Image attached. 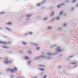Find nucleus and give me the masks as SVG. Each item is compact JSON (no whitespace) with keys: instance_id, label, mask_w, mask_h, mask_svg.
<instances>
[{"instance_id":"9b49d317","label":"nucleus","mask_w":78,"mask_h":78,"mask_svg":"<svg viewBox=\"0 0 78 78\" xmlns=\"http://www.w3.org/2000/svg\"><path fill=\"white\" fill-rule=\"evenodd\" d=\"M53 16H55V12H53L51 14V16L53 17Z\"/></svg>"},{"instance_id":"3c124183","label":"nucleus","mask_w":78,"mask_h":78,"mask_svg":"<svg viewBox=\"0 0 78 78\" xmlns=\"http://www.w3.org/2000/svg\"><path fill=\"white\" fill-rule=\"evenodd\" d=\"M63 56V55H60V57H61V56Z\"/></svg>"},{"instance_id":"f03ea898","label":"nucleus","mask_w":78,"mask_h":78,"mask_svg":"<svg viewBox=\"0 0 78 78\" xmlns=\"http://www.w3.org/2000/svg\"><path fill=\"white\" fill-rule=\"evenodd\" d=\"M7 71L9 72L10 71L11 73H13V72H15V73H16L17 72V68L16 67L14 68V69H7Z\"/></svg>"},{"instance_id":"a18cd8bd","label":"nucleus","mask_w":78,"mask_h":78,"mask_svg":"<svg viewBox=\"0 0 78 78\" xmlns=\"http://www.w3.org/2000/svg\"><path fill=\"white\" fill-rule=\"evenodd\" d=\"M0 75H3V73H0Z\"/></svg>"},{"instance_id":"72a5a7b5","label":"nucleus","mask_w":78,"mask_h":78,"mask_svg":"<svg viewBox=\"0 0 78 78\" xmlns=\"http://www.w3.org/2000/svg\"><path fill=\"white\" fill-rule=\"evenodd\" d=\"M66 3H68L69 2V1L68 0H66Z\"/></svg>"},{"instance_id":"c9c22d12","label":"nucleus","mask_w":78,"mask_h":78,"mask_svg":"<svg viewBox=\"0 0 78 78\" xmlns=\"http://www.w3.org/2000/svg\"><path fill=\"white\" fill-rule=\"evenodd\" d=\"M63 26L64 27H66V26H67V24H64L63 25Z\"/></svg>"},{"instance_id":"20e7f679","label":"nucleus","mask_w":78,"mask_h":78,"mask_svg":"<svg viewBox=\"0 0 78 78\" xmlns=\"http://www.w3.org/2000/svg\"><path fill=\"white\" fill-rule=\"evenodd\" d=\"M61 47H58L56 50V51L57 52H60V51H62V49H60Z\"/></svg>"},{"instance_id":"ea45409f","label":"nucleus","mask_w":78,"mask_h":78,"mask_svg":"<svg viewBox=\"0 0 78 78\" xmlns=\"http://www.w3.org/2000/svg\"><path fill=\"white\" fill-rule=\"evenodd\" d=\"M65 5L64 3H62L60 5H61V6H62V5Z\"/></svg>"},{"instance_id":"7c9ffc66","label":"nucleus","mask_w":78,"mask_h":78,"mask_svg":"<svg viewBox=\"0 0 78 78\" xmlns=\"http://www.w3.org/2000/svg\"><path fill=\"white\" fill-rule=\"evenodd\" d=\"M76 0H73L72 2V3H75V2H76Z\"/></svg>"},{"instance_id":"39448f33","label":"nucleus","mask_w":78,"mask_h":78,"mask_svg":"<svg viewBox=\"0 0 78 78\" xmlns=\"http://www.w3.org/2000/svg\"><path fill=\"white\" fill-rule=\"evenodd\" d=\"M4 63H5L6 64H11L12 63V61H9L7 60H5V61L4 62Z\"/></svg>"},{"instance_id":"473e14b6","label":"nucleus","mask_w":78,"mask_h":78,"mask_svg":"<svg viewBox=\"0 0 78 78\" xmlns=\"http://www.w3.org/2000/svg\"><path fill=\"white\" fill-rule=\"evenodd\" d=\"M52 27H48V30H51V28H52Z\"/></svg>"},{"instance_id":"6ab92c4d","label":"nucleus","mask_w":78,"mask_h":78,"mask_svg":"<svg viewBox=\"0 0 78 78\" xmlns=\"http://www.w3.org/2000/svg\"><path fill=\"white\" fill-rule=\"evenodd\" d=\"M22 44L23 45H26L27 42H23Z\"/></svg>"},{"instance_id":"ddd939ff","label":"nucleus","mask_w":78,"mask_h":78,"mask_svg":"<svg viewBox=\"0 0 78 78\" xmlns=\"http://www.w3.org/2000/svg\"><path fill=\"white\" fill-rule=\"evenodd\" d=\"M72 64H78V62H76L75 63H72Z\"/></svg>"},{"instance_id":"cd10ccee","label":"nucleus","mask_w":78,"mask_h":78,"mask_svg":"<svg viewBox=\"0 0 78 78\" xmlns=\"http://www.w3.org/2000/svg\"><path fill=\"white\" fill-rule=\"evenodd\" d=\"M28 52L29 53H30V54H31L32 53L31 51H28Z\"/></svg>"},{"instance_id":"6e6552de","label":"nucleus","mask_w":78,"mask_h":78,"mask_svg":"<svg viewBox=\"0 0 78 78\" xmlns=\"http://www.w3.org/2000/svg\"><path fill=\"white\" fill-rule=\"evenodd\" d=\"M5 29L8 30V31H9L10 32H12V31H12V30H11V29L7 27L5 28Z\"/></svg>"},{"instance_id":"79ce46f5","label":"nucleus","mask_w":78,"mask_h":78,"mask_svg":"<svg viewBox=\"0 0 78 78\" xmlns=\"http://www.w3.org/2000/svg\"><path fill=\"white\" fill-rule=\"evenodd\" d=\"M76 8H78V4H76Z\"/></svg>"},{"instance_id":"423d86ee","label":"nucleus","mask_w":78,"mask_h":78,"mask_svg":"<svg viewBox=\"0 0 78 78\" xmlns=\"http://www.w3.org/2000/svg\"><path fill=\"white\" fill-rule=\"evenodd\" d=\"M46 1H47V0H44L43 2H42L41 3H40L39 4H37V6H40L41 4H44L45 2Z\"/></svg>"},{"instance_id":"c85d7f7f","label":"nucleus","mask_w":78,"mask_h":78,"mask_svg":"<svg viewBox=\"0 0 78 78\" xmlns=\"http://www.w3.org/2000/svg\"><path fill=\"white\" fill-rule=\"evenodd\" d=\"M73 10H74V7H73L72 8V9H71V11H73Z\"/></svg>"},{"instance_id":"9d476101","label":"nucleus","mask_w":78,"mask_h":78,"mask_svg":"<svg viewBox=\"0 0 78 78\" xmlns=\"http://www.w3.org/2000/svg\"><path fill=\"white\" fill-rule=\"evenodd\" d=\"M72 57H73V56H70L69 57V58H66V60L67 61H69V60H70V58H72Z\"/></svg>"},{"instance_id":"bb28decb","label":"nucleus","mask_w":78,"mask_h":78,"mask_svg":"<svg viewBox=\"0 0 78 78\" xmlns=\"http://www.w3.org/2000/svg\"><path fill=\"white\" fill-rule=\"evenodd\" d=\"M61 5H57V8H60V7H61Z\"/></svg>"},{"instance_id":"603ef678","label":"nucleus","mask_w":78,"mask_h":78,"mask_svg":"<svg viewBox=\"0 0 78 78\" xmlns=\"http://www.w3.org/2000/svg\"><path fill=\"white\" fill-rule=\"evenodd\" d=\"M20 52H21V53H22V51H21Z\"/></svg>"},{"instance_id":"b1692460","label":"nucleus","mask_w":78,"mask_h":78,"mask_svg":"<svg viewBox=\"0 0 78 78\" xmlns=\"http://www.w3.org/2000/svg\"><path fill=\"white\" fill-rule=\"evenodd\" d=\"M12 24V23L11 22H9V23H7V25H10Z\"/></svg>"},{"instance_id":"de8ad7c7","label":"nucleus","mask_w":78,"mask_h":78,"mask_svg":"<svg viewBox=\"0 0 78 78\" xmlns=\"http://www.w3.org/2000/svg\"><path fill=\"white\" fill-rule=\"evenodd\" d=\"M66 13L64 15V16H66Z\"/></svg>"},{"instance_id":"f3484780","label":"nucleus","mask_w":78,"mask_h":78,"mask_svg":"<svg viewBox=\"0 0 78 78\" xmlns=\"http://www.w3.org/2000/svg\"><path fill=\"white\" fill-rule=\"evenodd\" d=\"M9 54H13V52H12V51H9Z\"/></svg>"},{"instance_id":"49530a36","label":"nucleus","mask_w":78,"mask_h":78,"mask_svg":"<svg viewBox=\"0 0 78 78\" xmlns=\"http://www.w3.org/2000/svg\"><path fill=\"white\" fill-rule=\"evenodd\" d=\"M20 78H24V77H23V76H21V77H20Z\"/></svg>"},{"instance_id":"864d4df0","label":"nucleus","mask_w":78,"mask_h":78,"mask_svg":"<svg viewBox=\"0 0 78 78\" xmlns=\"http://www.w3.org/2000/svg\"><path fill=\"white\" fill-rule=\"evenodd\" d=\"M1 58H2V57H0V59H1Z\"/></svg>"},{"instance_id":"5701e85b","label":"nucleus","mask_w":78,"mask_h":78,"mask_svg":"<svg viewBox=\"0 0 78 78\" xmlns=\"http://www.w3.org/2000/svg\"><path fill=\"white\" fill-rule=\"evenodd\" d=\"M40 67H45V66L44 65H39Z\"/></svg>"},{"instance_id":"393cba45","label":"nucleus","mask_w":78,"mask_h":78,"mask_svg":"<svg viewBox=\"0 0 78 78\" xmlns=\"http://www.w3.org/2000/svg\"><path fill=\"white\" fill-rule=\"evenodd\" d=\"M11 76H12V77H11V78H14V76H16L12 75Z\"/></svg>"},{"instance_id":"f8f14e48","label":"nucleus","mask_w":78,"mask_h":78,"mask_svg":"<svg viewBox=\"0 0 78 78\" xmlns=\"http://www.w3.org/2000/svg\"><path fill=\"white\" fill-rule=\"evenodd\" d=\"M56 19V18H54L51 21V22H54V21L55 19Z\"/></svg>"},{"instance_id":"e433bc0d","label":"nucleus","mask_w":78,"mask_h":78,"mask_svg":"<svg viewBox=\"0 0 78 78\" xmlns=\"http://www.w3.org/2000/svg\"><path fill=\"white\" fill-rule=\"evenodd\" d=\"M34 44V47H35V46H36V45H38L37 44Z\"/></svg>"},{"instance_id":"2eb2a0df","label":"nucleus","mask_w":78,"mask_h":78,"mask_svg":"<svg viewBox=\"0 0 78 78\" xmlns=\"http://www.w3.org/2000/svg\"><path fill=\"white\" fill-rule=\"evenodd\" d=\"M24 59L26 60H28V59H29V57H24Z\"/></svg>"},{"instance_id":"4468645a","label":"nucleus","mask_w":78,"mask_h":78,"mask_svg":"<svg viewBox=\"0 0 78 78\" xmlns=\"http://www.w3.org/2000/svg\"><path fill=\"white\" fill-rule=\"evenodd\" d=\"M26 17H27L28 18H30V17L31 16V15H28L26 16Z\"/></svg>"},{"instance_id":"dca6fc26","label":"nucleus","mask_w":78,"mask_h":78,"mask_svg":"<svg viewBox=\"0 0 78 78\" xmlns=\"http://www.w3.org/2000/svg\"><path fill=\"white\" fill-rule=\"evenodd\" d=\"M39 70H41V71H44V70H45V69H44L40 68L39 69Z\"/></svg>"},{"instance_id":"4be33fe9","label":"nucleus","mask_w":78,"mask_h":78,"mask_svg":"<svg viewBox=\"0 0 78 78\" xmlns=\"http://www.w3.org/2000/svg\"><path fill=\"white\" fill-rule=\"evenodd\" d=\"M29 35L30 34V35H32L33 34V33L31 32H29L28 33Z\"/></svg>"},{"instance_id":"f704fd0d","label":"nucleus","mask_w":78,"mask_h":78,"mask_svg":"<svg viewBox=\"0 0 78 78\" xmlns=\"http://www.w3.org/2000/svg\"><path fill=\"white\" fill-rule=\"evenodd\" d=\"M5 12H1L0 13V14H5Z\"/></svg>"},{"instance_id":"13d9d810","label":"nucleus","mask_w":78,"mask_h":78,"mask_svg":"<svg viewBox=\"0 0 78 78\" xmlns=\"http://www.w3.org/2000/svg\"><path fill=\"white\" fill-rule=\"evenodd\" d=\"M6 58H8V57H6Z\"/></svg>"},{"instance_id":"c03bdc74","label":"nucleus","mask_w":78,"mask_h":78,"mask_svg":"<svg viewBox=\"0 0 78 78\" xmlns=\"http://www.w3.org/2000/svg\"><path fill=\"white\" fill-rule=\"evenodd\" d=\"M78 66V64H77V65L76 66H75V68H76V67H77V66Z\"/></svg>"},{"instance_id":"aec40b11","label":"nucleus","mask_w":78,"mask_h":78,"mask_svg":"<svg viewBox=\"0 0 78 78\" xmlns=\"http://www.w3.org/2000/svg\"><path fill=\"white\" fill-rule=\"evenodd\" d=\"M60 18L59 17V16L57 17L56 18L57 20H58Z\"/></svg>"},{"instance_id":"f257e3e1","label":"nucleus","mask_w":78,"mask_h":78,"mask_svg":"<svg viewBox=\"0 0 78 78\" xmlns=\"http://www.w3.org/2000/svg\"><path fill=\"white\" fill-rule=\"evenodd\" d=\"M44 58V59L46 58L48 59H52V57H48V56H46L45 55H41L40 56L36 57L35 58V60H39V59H40V58Z\"/></svg>"},{"instance_id":"6e6d98bb","label":"nucleus","mask_w":78,"mask_h":78,"mask_svg":"<svg viewBox=\"0 0 78 78\" xmlns=\"http://www.w3.org/2000/svg\"><path fill=\"white\" fill-rule=\"evenodd\" d=\"M42 9H44V8H42Z\"/></svg>"},{"instance_id":"09e8293b","label":"nucleus","mask_w":78,"mask_h":78,"mask_svg":"<svg viewBox=\"0 0 78 78\" xmlns=\"http://www.w3.org/2000/svg\"><path fill=\"white\" fill-rule=\"evenodd\" d=\"M64 72H65V73H66V74H68L67 73H66V72H65V71H64Z\"/></svg>"},{"instance_id":"412c9836","label":"nucleus","mask_w":78,"mask_h":78,"mask_svg":"<svg viewBox=\"0 0 78 78\" xmlns=\"http://www.w3.org/2000/svg\"><path fill=\"white\" fill-rule=\"evenodd\" d=\"M2 47H3V48H5L6 49H7V48H8V47H6L4 46H2Z\"/></svg>"},{"instance_id":"a211bd4d","label":"nucleus","mask_w":78,"mask_h":78,"mask_svg":"<svg viewBox=\"0 0 78 78\" xmlns=\"http://www.w3.org/2000/svg\"><path fill=\"white\" fill-rule=\"evenodd\" d=\"M62 14H63V11H62L60 12L59 13V15H62Z\"/></svg>"},{"instance_id":"8fccbe9b","label":"nucleus","mask_w":78,"mask_h":78,"mask_svg":"<svg viewBox=\"0 0 78 78\" xmlns=\"http://www.w3.org/2000/svg\"><path fill=\"white\" fill-rule=\"evenodd\" d=\"M1 29H2V30H3V28L0 27V30H1Z\"/></svg>"},{"instance_id":"1a4fd4ad","label":"nucleus","mask_w":78,"mask_h":78,"mask_svg":"<svg viewBox=\"0 0 78 78\" xmlns=\"http://www.w3.org/2000/svg\"><path fill=\"white\" fill-rule=\"evenodd\" d=\"M56 46H57V44H55L54 45H52L50 47L51 48H53L54 47H56Z\"/></svg>"},{"instance_id":"2f4dec72","label":"nucleus","mask_w":78,"mask_h":78,"mask_svg":"<svg viewBox=\"0 0 78 78\" xmlns=\"http://www.w3.org/2000/svg\"><path fill=\"white\" fill-rule=\"evenodd\" d=\"M27 35H29V34H28V33L25 34V36H27Z\"/></svg>"},{"instance_id":"7ed1b4c3","label":"nucleus","mask_w":78,"mask_h":78,"mask_svg":"<svg viewBox=\"0 0 78 78\" xmlns=\"http://www.w3.org/2000/svg\"><path fill=\"white\" fill-rule=\"evenodd\" d=\"M58 54V52H57L55 54H52L50 52H48L47 54V55H48V56H55L57 54Z\"/></svg>"},{"instance_id":"4c0bfd02","label":"nucleus","mask_w":78,"mask_h":78,"mask_svg":"<svg viewBox=\"0 0 78 78\" xmlns=\"http://www.w3.org/2000/svg\"><path fill=\"white\" fill-rule=\"evenodd\" d=\"M20 77H21V76H18V77H16V78H20Z\"/></svg>"},{"instance_id":"58836bf2","label":"nucleus","mask_w":78,"mask_h":78,"mask_svg":"<svg viewBox=\"0 0 78 78\" xmlns=\"http://www.w3.org/2000/svg\"><path fill=\"white\" fill-rule=\"evenodd\" d=\"M62 30V28H59L58 29V31H59V30Z\"/></svg>"},{"instance_id":"5fc2aeb1","label":"nucleus","mask_w":78,"mask_h":78,"mask_svg":"<svg viewBox=\"0 0 78 78\" xmlns=\"http://www.w3.org/2000/svg\"><path fill=\"white\" fill-rule=\"evenodd\" d=\"M42 74H43V73H41V75H42Z\"/></svg>"},{"instance_id":"4d7b16f0","label":"nucleus","mask_w":78,"mask_h":78,"mask_svg":"<svg viewBox=\"0 0 78 78\" xmlns=\"http://www.w3.org/2000/svg\"><path fill=\"white\" fill-rule=\"evenodd\" d=\"M58 0V1H59V0Z\"/></svg>"},{"instance_id":"a878e982","label":"nucleus","mask_w":78,"mask_h":78,"mask_svg":"<svg viewBox=\"0 0 78 78\" xmlns=\"http://www.w3.org/2000/svg\"><path fill=\"white\" fill-rule=\"evenodd\" d=\"M31 61L28 62V65L29 66H30V63H31Z\"/></svg>"},{"instance_id":"c756f323","label":"nucleus","mask_w":78,"mask_h":78,"mask_svg":"<svg viewBox=\"0 0 78 78\" xmlns=\"http://www.w3.org/2000/svg\"><path fill=\"white\" fill-rule=\"evenodd\" d=\"M47 19H48V18H45L44 19V21H45V20H47Z\"/></svg>"},{"instance_id":"0eeeda50","label":"nucleus","mask_w":78,"mask_h":78,"mask_svg":"<svg viewBox=\"0 0 78 78\" xmlns=\"http://www.w3.org/2000/svg\"><path fill=\"white\" fill-rule=\"evenodd\" d=\"M0 44H9V43L0 41Z\"/></svg>"},{"instance_id":"a19ab883","label":"nucleus","mask_w":78,"mask_h":78,"mask_svg":"<svg viewBox=\"0 0 78 78\" xmlns=\"http://www.w3.org/2000/svg\"><path fill=\"white\" fill-rule=\"evenodd\" d=\"M39 49H40V48H39V47H37V50H39Z\"/></svg>"},{"instance_id":"37998d69","label":"nucleus","mask_w":78,"mask_h":78,"mask_svg":"<svg viewBox=\"0 0 78 78\" xmlns=\"http://www.w3.org/2000/svg\"><path fill=\"white\" fill-rule=\"evenodd\" d=\"M61 68V66H59V68H58V69H60V68Z\"/></svg>"}]
</instances>
